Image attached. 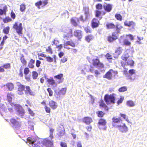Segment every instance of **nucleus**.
Here are the masks:
<instances>
[{"label": "nucleus", "mask_w": 147, "mask_h": 147, "mask_svg": "<svg viewBox=\"0 0 147 147\" xmlns=\"http://www.w3.org/2000/svg\"><path fill=\"white\" fill-rule=\"evenodd\" d=\"M13 28L15 30L18 34L22 36L23 34V27L22 23L18 21L15 22L13 24Z\"/></svg>", "instance_id": "1"}, {"label": "nucleus", "mask_w": 147, "mask_h": 147, "mask_svg": "<svg viewBox=\"0 0 147 147\" xmlns=\"http://www.w3.org/2000/svg\"><path fill=\"white\" fill-rule=\"evenodd\" d=\"M14 97V94L12 92L8 93L7 95V101L10 104V105L12 107H20L22 111L24 113V112H22L23 110L22 107L20 106V105L18 104H14L13 102H12V98Z\"/></svg>", "instance_id": "2"}, {"label": "nucleus", "mask_w": 147, "mask_h": 147, "mask_svg": "<svg viewBox=\"0 0 147 147\" xmlns=\"http://www.w3.org/2000/svg\"><path fill=\"white\" fill-rule=\"evenodd\" d=\"M114 93L109 95L106 94L104 96V100L107 104H114L115 102V97Z\"/></svg>", "instance_id": "3"}, {"label": "nucleus", "mask_w": 147, "mask_h": 147, "mask_svg": "<svg viewBox=\"0 0 147 147\" xmlns=\"http://www.w3.org/2000/svg\"><path fill=\"white\" fill-rule=\"evenodd\" d=\"M27 140L30 144L31 147H40V142L39 139H33L31 137H28Z\"/></svg>", "instance_id": "4"}, {"label": "nucleus", "mask_w": 147, "mask_h": 147, "mask_svg": "<svg viewBox=\"0 0 147 147\" xmlns=\"http://www.w3.org/2000/svg\"><path fill=\"white\" fill-rule=\"evenodd\" d=\"M120 33V31L118 30L117 32H113L111 35L108 36L107 38V41L109 42H112L117 39L119 36V33Z\"/></svg>", "instance_id": "5"}, {"label": "nucleus", "mask_w": 147, "mask_h": 147, "mask_svg": "<svg viewBox=\"0 0 147 147\" xmlns=\"http://www.w3.org/2000/svg\"><path fill=\"white\" fill-rule=\"evenodd\" d=\"M130 51L129 50L125 51L122 55L121 57L122 61L121 62V64L122 67H124L126 64V61L128 58L129 57V54L130 53Z\"/></svg>", "instance_id": "6"}, {"label": "nucleus", "mask_w": 147, "mask_h": 147, "mask_svg": "<svg viewBox=\"0 0 147 147\" xmlns=\"http://www.w3.org/2000/svg\"><path fill=\"white\" fill-rule=\"evenodd\" d=\"M92 64L95 67H98L101 68H103L104 67V65L101 62L99 59L97 58L94 59L92 60Z\"/></svg>", "instance_id": "7"}, {"label": "nucleus", "mask_w": 147, "mask_h": 147, "mask_svg": "<svg viewBox=\"0 0 147 147\" xmlns=\"http://www.w3.org/2000/svg\"><path fill=\"white\" fill-rule=\"evenodd\" d=\"M65 32L66 34L64 35L63 38L67 40H68L69 38L72 37V30L71 29L67 28L65 30Z\"/></svg>", "instance_id": "8"}, {"label": "nucleus", "mask_w": 147, "mask_h": 147, "mask_svg": "<svg viewBox=\"0 0 147 147\" xmlns=\"http://www.w3.org/2000/svg\"><path fill=\"white\" fill-rule=\"evenodd\" d=\"M16 84L18 87L17 91L18 94L19 95L23 94L26 86L22 84L19 82H17Z\"/></svg>", "instance_id": "9"}, {"label": "nucleus", "mask_w": 147, "mask_h": 147, "mask_svg": "<svg viewBox=\"0 0 147 147\" xmlns=\"http://www.w3.org/2000/svg\"><path fill=\"white\" fill-rule=\"evenodd\" d=\"M57 129V134L58 137H61L65 134V130L63 125H61L58 127Z\"/></svg>", "instance_id": "10"}, {"label": "nucleus", "mask_w": 147, "mask_h": 147, "mask_svg": "<svg viewBox=\"0 0 147 147\" xmlns=\"http://www.w3.org/2000/svg\"><path fill=\"white\" fill-rule=\"evenodd\" d=\"M48 3V0H43L42 1L40 0L38 1L35 3V5L38 9H40V6L43 7Z\"/></svg>", "instance_id": "11"}, {"label": "nucleus", "mask_w": 147, "mask_h": 147, "mask_svg": "<svg viewBox=\"0 0 147 147\" xmlns=\"http://www.w3.org/2000/svg\"><path fill=\"white\" fill-rule=\"evenodd\" d=\"M10 121L11 123L12 124L13 127L16 129H19L20 128L21 126L20 123L17 121L16 119L12 118L10 119Z\"/></svg>", "instance_id": "12"}, {"label": "nucleus", "mask_w": 147, "mask_h": 147, "mask_svg": "<svg viewBox=\"0 0 147 147\" xmlns=\"http://www.w3.org/2000/svg\"><path fill=\"white\" fill-rule=\"evenodd\" d=\"M100 24V21L96 18H94L91 20V26L93 28L98 27Z\"/></svg>", "instance_id": "13"}, {"label": "nucleus", "mask_w": 147, "mask_h": 147, "mask_svg": "<svg viewBox=\"0 0 147 147\" xmlns=\"http://www.w3.org/2000/svg\"><path fill=\"white\" fill-rule=\"evenodd\" d=\"M118 25H116L113 23H107L106 24V27L107 29H113L115 28H116V30H119L120 28L118 27Z\"/></svg>", "instance_id": "14"}, {"label": "nucleus", "mask_w": 147, "mask_h": 147, "mask_svg": "<svg viewBox=\"0 0 147 147\" xmlns=\"http://www.w3.org/2000/svg\"><path fill=\"white\" fill-rule=\"evenodd\" d=\"M70 21L71 23L75 27L78 26L80 23L79 18L76 16L71 18Z\"/></svg>", "instance_id": "15"}, {"label": "nucleus", "mask_w": 147, "mask_h": 147, "mask_svg": "<svg viewBox=\"0 0 147 147\" xmlns=\"http://www.w3.org/2000/svg\"><path fill=\"white\" fill-rule=\"evenodd\" d=\"M116 127L122 132H126L128 131V127L125 123H123L122 125H117Z\"/></svg>", "instance_id": "16"}, {"label": "nucleus", "mask_w": 147, "mask_h": 147, "mask_svg": "<svg viewBox=\"0 0 147 147\" xmlns=\"http://www.w3.org/2000/svg\"><path fill=\"white\" fill-rule=\"evenodd\" d=\"M115 71L113 69H110L103 76V78L107 79L109 80H111L112 77V74Z\"/></svg>", "instance_id": "17"}, {"label": "nucleus", "mask_w": 147, "mask_h": 147, "mask_svg": "<svg viewBox=\"0 0 147 147\" xmlns=\"http://www.w3.org/2000/svg\"><path fill=\"white\" fill-rule=\"evenodd\" d=\"M42 147H50L52 144V142L50 140L44 139L42 141Z\"/></svg>", "instance_id": "18"}, {"label": "nucleus", "mask_w": 147, "mask_h": 147, "mask_svg": "<svg viewBox=\"0 0 147 147\" xmlns=\"http://www.w3.org/2000/svg\"><path fill=\"white\" fill-rule=\"evenodd\" d=\"M64 47L67 49H69L70 48L67 47L68 45H70L73 47H75L76 45L75 43L72 40L67 41L63 44Z\"/></svg>", "instance_id": "19"}, {"label": "nucleus", "mask_w": 147, "mask_h": 147, "mask_svg": "<svg viewBox=\"0 0 147 147\" xmlns=\"http://www.w3.org/2000/svg\"><path fill=\"white\" fill-rule=\"evenodd\" d=\"M0 7L2 9H0V16L2 15L3 14L5 15L7 9V5L3 4H1Z\"/></svg>", "instance_id": "20"}, {"label": "nucleus", "mask_w": 147, "mask_h": 147, "mask_svg": "<svg viewBox=\"0 0 147 147\" xmlns=\"http://www.w3.org/2000/svg\"><path fill=\"white\" fill-rule=\"evenodd\" d=\"M100 108H104L105 111H108L109 110V108L107 106L105 103L104 101L102 99H101L98 102Z\"/></svg>", "instance_id": "21"}, {"label": "nucleus", "mask_w": 147, "mask_h": 147, "mask_svg": "<svg viewBox=\"0 0 147 147\" xmlns=\"http://www.w3.org/2000/svg\"><path fill=\"white\" fill-rule=\"evenodd\" d=\"M25 90H24L25 93L26 95H30L31 96L34 95V93L32 90L29 86H26L25 87Z\"/></svg>", "instance_id": "22"}, {"label": "nucleus", "mask_w": 147, "mask_h": 147, "mask_svg": "<svg viewBox=\"0 0 147 147\" xmlns=\"http://www.w3.org/2000/svg\"><path fill=\"white\" fill-rule=\"evenodd\" d=\"M74 35L79 39H81L82 36V31L81 30H76L74 32Z\"/></svg>", "instance_id": "23"}, {"label": "nucleus", "mask_w": 147, "mask_h": 147, "mask_svg": "<svg viewBox=\"0 0 147 147\" xmlns=\"http://www.w3.org/2000/svg\"><path fill=\"white\" fill-rule=\"evenodd\" d=\"M83 122L86 124H89L92 121V118L89 117H85L82 119Z\"/></svg>", "instance_id": "24"}, {"label": "nucleus", "mask_w": 147, "mask_h": 147, "mask_svg": "<svg viewBox=\"0 0 147 147\" xmlns=\"http://www.w3.org/2000/svg\"><path fill=\"white\" fill-rule=\"evenodd\" d=\"M49 105L50 107L53 110L56 109L57 107V102L53 100L50 101L49 102Z\"/></svg>", "instance_id": "25"}, {"label": "nucleus", "mask_w": 147, "mask_h": 147, "mask_svg": "<svg viewBox=\"0 0 147 147\" xmlns=\"http://www.w3.org/2000/svg\"><path fill=\"white\" fill-rule=\"evenodd\" d=\"M124 24L125 26L129 27H132L133 28L135 26V23L132 21L129 22L126 21L124 22Z\"/></svg>", "instance_id": "26"}, {"label": "nucleus", "mask_w": 147, "mask_h": 147, "mask_svg": "<svg viewBox=\"0 0 147 147\" xmlns=\"http://www.w3.org/2000/svg\"><path fill=\"white\" fill-rule=\"evenodd\" d=\"M103 7L105 11L107 12H110L112 9V5L110 4H107L106 5H104Z\"/></svg>", "instance_id": "27"}, {"label": "nucleus", "mask_w": 147, "mask_h": 147, "mask_svg": "<svg viewBox=\"0 0 147 147\" xmlns=\"http://www.w3.org/2000/svg\"><path fill=\"white\" fill-rule=\"evenodd\" d=\"M112 124L114 127H116L117 125H115V123H119L120 122V120L119 119L116 117H113L112 118Z\"/></svg>", "instance_id": "28"}, {"label": "nucleus", "mask_w": 147, "mask_h": 147, "mask_svg": "<svg viewBox=\"0 0 147 147\" xmlns=\"http://www.w3.org/2000/svg\"><path fill=\"white\" fill-rule=\"evenodd\" d=\"M54 78L59 80V83L62 82L63 80V74H60L54 76Z\"/></svg>", "instance_id": "29"}, {"label": "nucleus", "mask_w": 147, "mask_h": 147, "mask_svg": "<svg viewBox=\"0 0 147 147\" xmlns=\"http://www.w3.org/2000/svg\"><path fill=\"white\" fill-rule=\"evenodd\" d=\"M106 12L103 11H100L96 10L95 11V16L97 18L99 17L101 15L104 16L105 15Z\"/></svg>", "instance_id": "30"}, {"label": "nucleus", "mask_w": 147, "mask_h": 147, "mask_svg": "<svg viewBox=\"0 0 147 147\" xmlns=\"http://www.w3.org/2000/svg\"><path fill=\"white\" fill-rule=\"evenodd\" d=\"M35 60H33L32 59H30V61L28 63V66L31 69H33L34 67V64L35 63Z\"/></svg>", "instance_id": "31"}, {"label": "nucleus", "mask_w": 147, "mask_h": 147, "mask_svg": "<svg viewBox=\"0 0 147 147\" xmlns=\"http://www.w3.org/2000/svg\"><path fill=\"white\" fill-rule=\"evenodd\" d=\"M67 89L66 88L61 89L58 92V94L59 96L64 95L66 92Z\"/></svg>", "instance_id": "32"}, {"label": "nucleus", "mask_w": 147, "mask_h": 147, "mask_svg": "<svg viewBox=\"0 0 147 147\" xmlns=\"http://www.w3.org/2000/svg\"><path fill=\"white\" fill-rule=\"evenodd\" d=\"M6 86L10 91H12L14 88V85L12 83H7L6 84Z\"/></svg>", "instance_id": "33"}, {"label": "nucleus", "mask_w": 147, "mask_h": 147, "mask_svg": "<svg viewBox=\"0 0 147 147\" xmlns=\"http://www.w3.org/2000/svg\"><path fill=\"white\" fill-rule=\"evenodd\" d=\"M107 121L105 119H100L98 122V124L99 125L105 126L106 125Z\"/></svg>", "instance_id": "34"}, {"label": "nucleus", "mask_w": 147, "mask_h": 147, "mask_svg": "<svg viewBox=\"0 0 147 147\" xmlns=\"http://www.w3.org/2000/svg\"><path fill=\"white\" fill-rule=\"evenodd\" d=\"M94 38L93 35L92 34L86 36L85 38V40L88 42H90Z\"/></svg>", "instance_id": "35"}, {"label": "nucleus", "mask_w": 147, "mask_h": 147, "mask_svg": "<svg viewBox=\"0 0 147 147\" xmlns=\"http://www.w3.org/2000/svg\"><path fill=\"white\" fill-rule=\"evenodd\" d=\"M126 105L127 106L132 107L135 105V104L132 100H129L126 102Z\"/></svg>", "instance_id": "36"}, {"label": "nucleus", "mask_w": 147, "mask_h": 147, "mask_svg": "<svg viewBox=\"0 0 147 147\" xmlns=\"http://www.w3.org/2000/svg\"><path fill=\"white\" fill-rule=\"evenodd\" d=\"M20 59L21 63L24 65H26L27 62L26 60L24 58V56L23 54H22L21 57H20Z\"/></svg>", "instance_id": "37"}, {"label": "nucleus", "mask_w": 147, "mask_h": 147, "mask_svg": "<svg viewBox=\"0 0 147 147\" xmlns=\"http://www.w3.org/2000/svg\"><path fill=\"white\" fill-rule=\"evenodd\" d=\"M47 82L49 84L52 85H53L56 84L55 80L52 77L50 78L49 79L47 80Z\"/></svg>", "instance_id": "38"}, {"label": "nucleus", "mask_w": 147, "mask_h": 147, "mask_svg": "<svg viewBox=\"0 0 147 147\" xmlns=\"http://www.w3.org/2000/svg\"><path fill=\"white\" fill-rule=\"evenodd\" d=\"M83 10L84 11V13L85 14V16L87 18H88V16H89V11L88 8L84 7V8Z\"/></svg>", "instance_id": "39"}, {"label": "nucleus", "mask_w": 147, "mask_h": 147, "mask_svg": "<svg viewBox=\"0 0 147 147\" xmlns=\"http://www.w3.org/2000/svg\"><path fill=\"white\" fill-rule=\"evenodd\" d=\"M26 9V5L24 3L21 4L20 5V11L22 12H24L25 11Z\"/></svg>", "instance_id": "40"}, {"label": "nucleus", "mask_w": 147, "mask_h": 147, "mask_svg": "<svg viewBox=\"0 0 147 147\" xmlns=\"http://www.w3.org/2000/svg\"><path fill=\"white\" fill-rule=\"evenodd\" d=\"M127 90V88L126 86H122L118 89V91L120 92H123Z\"/></svg>", "instance_id": "41"}, {"label": "nucleus", "mask_w": 147, "mask_h": 147, "mask_svg": "<svg viewBox=\"0 0 147 147\" xmlns=\"http://www.w3.org/2000/svg\"><path fill=\"white\" fill-rule=\"evenodd\" d=\"M32 77L34 80H36L37 79L38 76V74L36 71H33L32 72Z\"/></svg>", "instance_id": "42"}, {"label": "nucleus", "mask_w": 147, "mask_h": 147, "mask_svg": "<svg viewBox=\"0 0 147 147\" xmlns=\"http://www.w3.org/2000/svg\"><path fill=\"white\" fill-rule=\"evenodd\" d=\"M12 21V19L9 16L6 17L3 19V21L4 23H7Z\"/></svg>", "instance_id": "43"}, {"label": "nucleus", "mask_w": 147, "mask_h": 147, "mask_svg": "<svg viewBox=\"0 0 147 147\" xmlns=\"http://www.w3.org/2000/svg\"><path fill=\"white\" fill-rule=\"evenodd\" d=\"M10 30V28L7 26L3 30V32L5 34H9Z\"/></svg>", "instance_id": "44"}, {"label": "nucleus", "mask_w": 147, "mask_h": 147, "mask_svg": "<svg viewBox=\"0 0 147 147\" xmlns=\"http://www.w3.org/2000/svg\"><path fill=\"white\" fill-rule=\"evenodd\" d=\"M127 65L130 67L134 66V61L131 59H129L127 60Z\"/></svg>", "instance_id": "45"}, {"label": "nucleus", "mask_w": 147, "mask_h": 147, "mask_svg": "<svg viewBox=\"0 0 147 147\" xmlns=\"http://www.w3.org/2000/svg\"><path fill=\"white\" fill-rule=\"evenodd\" d=\"M120 115L123 119H125L127 122L129 123H130V121H129L128 117H127L125 114L121 113H120Z\"/></svg>", "instance_id": "46"}, {"label": "nucleus", "mask_w": 147, "mask_h": 147, "mask_svg": "<svg viewBox=\"0 0 147 147\" xmlns=\"http://www.w3.org/2000/svg\"><path fill=\"white\" fill-rule=\"evenodd\" d=\"M123 49L121 47H119L117 48L115 51L116 53L120 55L122 52Z\"/></svg>", "instance_id": "47"}, {"label": "nucleus", "mask_w": 147, "mask_h": 147, "mask_svg": "<svg viewBox=\"0 0 147 147\" xmlns=\"http://www.w3.org/2000/svg\"><path fill=\"white\" fill-rule=\"evenodd\" d=\"M97 116L99 117H103L105 113L102 111H98L96 112Z\"/></svg>", "instance_id": "48"}, {"label": "nucleus", "mask_w": 147, "mask_h": 147, "mask_svg": "<svg viewBox=\"0 0 147 147\" xmlns=\"http://www.w3.org/2000/svg\"><path fill=\"white\" fill-rule=\"evenodd\" d=\"M123 44L124 45L129 46L131 45V43L127 39H126L124 40L123 41Z\"/></svg>", "instance_id": "49"}, {"label": "nucleus", "mask_w": 147, "mask_h": 147, "mask_svg": "<svg viewBox=\"0 0 147 147\" xmlns=\"http://www.w3.org/2000/svg\"><path fill=\"white\" fill-rule=\"evenodd\" d=\"M3 68L6 69H9L11 68V64L10 63H6L3 64L2 66Z\"/></svg>", "instance_id": "50"}, {"label": "nucleus", "mask_w": 147, "mask_h": 147, "mask_svg": "<svg viewBox=\"0 0 147 147\" xmlns=\"http://www.w3.org/2000/svg\"><path fill=\"white\" fill-rule=\"evenodd\" d=\"M79 18V20H80L83 22H84L88 19V18H87L86 16L85 18H84L82 15H81Z\"/></svg>", "instance_id": "51"}, {"label": "nucleus", "mask_w": 147, "mask_h": 147, "mask_svg": "<svg viewBox=\"0 0 147 147\" xmlns=\"http://www.w3.org/2000/svg\"><path fill=\"white\" fill-rule=\"evenodd\" d=\"M115 18L116 19L119 20L121 21L122 19V16L119 14H116L115 15Z\"/></svg>", "instance_id": "52"}, {"label": "nucleus", "mask_w": 147, "mask_h": 147, "mask_svg": "<svg viewBox=\"0 0 147 147\" xmlns=\"http://www.w3.org/2000/svg\"><path fill=\"white\" fill-rule=\"evenodd\" d=\"M102 5L101 3H98L96 5V8L98 10L102 9Z\"/></svg>", "instance_id": "53"}, {"label": "nucleus", "mask_w": 147, "mask_h": 147, "mask_svg": "<svg viewBox=\"0 0 147 147\" xmlns=\"http://www.w3.org/2000/svg\"><path fill=\"white\" fill-rule=\"evenodd\" d=\"M84 30L87 33H90L92 32L91 30L89 27H85Z\"/></svg>", "instance_id": "54"}, {"label": "nucleus", "mask_w": 147, "mask_h": 147, "mask_svg": "<svg viewBox=\"0 0 147 147\" xmlns=\"http://www.w3.org/2000/svg\"><path fill=\"white\" fill-rule=\"evenodd\" d=\"M46 51L48 53L51 54L53 53V52L51 46H49L48 47L47 49H46Z\"/></svg>", "instance_id": "55"}, {"label": "nucleus", "mask_w": 147, "mask_h": 147, "mask_svg": "<svg viewBox=\"0 0 147 147\" xmlns=\"http://www.w3.org/2000/svg\"><path fill=\"white\" fill-rule=\"evenodd\" d=\"M10 16L11 18L13 20L15 19L16 18V14L12 10L11 12Z\"/></svg>", "instance_id": "56"}, {"label": "nucleus", "mask_w": 147, "mask_h": 147, "mask_svg": "<svg viewBox=\"0 0 147 147\" xmlns=\"http://www.w3.org/2000/svg\"><path fill=\"white\" fill-rule=\"evenodd\" d=\"M30 72V70L28 68L26 67L25 68L24 70V74L27 75Z\"/></svg>", "instance_id": "57"}, {"label": "nucleus", "mask_w": 147, "mask_h": 147, "mask_svg": "<svg viewBox=\"0 0 147 147\" xmlns=\"http://www.w3.org/2000/svg\"><path fill=\"white\" fill-rule=\"evenodd\" d=\"M46 60L49 62H51L53 61V58L51 57H46Z\"/></svg>", "instance_id": "58"}, {"label": "nucleus", "mask_w": 147, "mask_h": 147, "mask_svg": "<svg viewBox=\"0 0 147 147\" xmlns=\"http://www.w3.org/2000/svg\"><path fill=\"white\" fill-rule=\"evenodd\" d=\"M47 90L49 93V94L50 96H53V92L50 88H48Z\"/></svg>", "instance_id": "59"}, {"label": "nucleus", "mask_w": 147, "mask_h": 147, "mask_svg": "<svg viewBox=\"0 0 147 147\" xmlns=\"http://www.w3.org/2000/svg\"><path fill=\"white\" fill-rule=\"evenodd\" d=\"M105 57L107 59H112V56L109 53H107L105 55Z\"/></svg>", "instance_id": "60"}, {"label": "nucleus", "mask_w": 147, "mask_h": 147, "mask_svg": "<svg viewBox=\"0 0 147 147\" xmlns=\"http://www.w3.org/2000/svg\"><path fill=\"white\" fill-rule=\"evenodd\" d=\"M130 75L131 76L133 74H135V70L134 69H131L129 70L128 71Z\"/></svg>", "instance_id": "61"}, {"label": "nucleus", "mask_w": 147, "mask_h": 147, "mask_svg": "<svg viewBox=\"0 0 147 147\" xmlns=\"http://www.w3.org/2000/svg\"><path fill=\"white\" fill-rule=\"evenodd\" d=\"M44 108L47 113H50L51 109L49 107H48L47 106H45Z\"/></svg>", "instance_id": "62"}, {"label": "nucleus", "mask_w": 147, "mask_h": 147, "mask_svg": "<svg viewBox=\"0 0 147 147\" xmlns=\"http://www.w3.org/2000/svg\"><path fill=\"white\" fill-rule=\"evenodd\" d=\"M67 57L66 56H64L61 59V61L62 63H64L67 61Z\"/></svg>", "instance_id": "63"}, {"label": "nucleus", "mask_w": 147, "mask_h": 147, "mask_svg": "<svg viewBox=\"0 0 147 147\" xmlns=\"http://www.w3.org/2000/svg\"><path fill=\"white\" fill-rule=\"evenodd\" d=\"M60 145L61 147H67L66 143L63 142H60Z\"/></svg>", "instance_id": "64"}]
</instances>
